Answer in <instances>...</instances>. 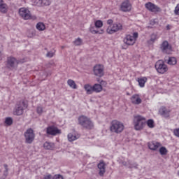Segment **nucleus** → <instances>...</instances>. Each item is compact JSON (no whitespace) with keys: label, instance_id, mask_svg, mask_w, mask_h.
Wrapping results in <instances>:
<instances>
[{"label":"nucleus","instance_id":"f257e3e1","mask_svg":"<svg viewBox=\"0 0 179 179\" xmlns=\"http://www.w3.org/2000/svg\"><path fill=\"white\" fill-rule=\"evenodd\" d=\"M125 129V125L121 121L115 120L110 122L109 131L110 134H115V135H120L122 134Z\"/></svg>","mask_w":179,"mask_h":179},{"label":"nucleus","instance_id":"f03ea898","mask_svg":"<svg viewBox=\"0 0 179 179\" xmlns=\"http://www.w3.org/2000/svg\"><path fill=\"white\" fill-rule=\"evenodd\" d=\"M78 121L79 125L85 129H93V128H94V124L92 120L87 116L80 115L78 117Z\"/></svg>","mask_w":179,"mask_h":179},{"label":"nucleus","instance_id":"7ed1b4c3","mask_svg":"<svg viewBox=\"0 0 179 179\" xmlns=\"http://www.w3.org/2000/svg\"><path fill=\"white\" fill-rule=\"evenodd\" d=\"M19 15L24 19V20H36L37 19V17L36 15H32L30 10L26 8H20Z\"/></svg>","mask_w":179,"mask_h":179},{"label":"nucleus","instance_id":"20e7f679","mask_svg":"<svg viewBox=\"0 0 179 179\" xmlns=\"http://www.w3.org/2000/svg\"><path fill=\"white\" fill-rule=\"evenodd\" d=\"M146 121V118L145 117L141 115L134 116V129L136 131H141V129H143V127L145 126V122Z\"/></svg>","mask_w":179,"mask_h":179},{"label":"nucleus","instance_id":"39448f33","mask_svg":"<svg viewBox=\"0 0 179 179\" xmlns=\"http://www.w3.org/2000/svg\"><path fill=\"white\" fill-rule=\"evenodd\" d=\"M25 62L24 59H17L13 57H8L7 58V66L10 69H16L19 64H23Z\"/></svg>","mask_w":179,"mask_h":179},{"label":"nucleus","instance_id":"423d86ee","mask_svg":"<svg viewBox=\"0 0 179 179\" xmlns=\"http://www.w3.org/2000/svg\"><path fill=\"white\" fill-rule=\"evenodd\" d=\"M139 34L138 32H134L132 35L127 34L123 39V43L127 45H134L136 43V40H138Z\"/></svg>","mask_w":179,"mask_h":179},{"label":"nucleus","instance_id":"0eeeda50","mask_svg":"<svg viewBox=\"0 0 179 179\" xmlns=\"http://www.w3.org/2000/svg\"><path fill=\"white\" fill-rule=\"evenodd\" d=\"M27 108V104L24 101H21L17 103L15 108L13 110L14 115H22L24 108Z\"/></svg>","mask_w":179,"mask_h":179},{"label":"nucleus","instance_id":"6e6552de","mask_svg":"<svg viewBox=\"0 0 179 179\" xmlns=\"http://www.w3.org/2000/svg\"><path fill=\"white\" fill-rule=\"evenodd\" d=\"M155 69L158 72V73H166L167 71H169V67H167V65L164 64V62L162 60H158L155 63Z\"/></svg>","mask_w":179,"mask_h":179},{"label":"nucleus","instance_id":"1a4fd4ad","mask_svg":"<svg viewBox=\"0 0 179 179\" xmlns=\"http://www.w3.org/2000/svg\"><path fill=\"white\" fill-rule=\"evenodd\" d=\"M120 30H122V24L115 23L108 27L106 33H108V34H114V33H117V31H120Z\"/></svg>","mask_w":179,"mask_h":179},{"label":"nucleus","instance_id":"9d476101","mask_svg":"<svg viewBox=\"0 0 179 179\" xmlns=\"http://www.w3.org/2000/svg\"><path fill=\"white\" fill-rule=\"evenodd\" d=\"M24 136L26 143L31 144L33 143V141H34V138H36V134H34V131L30 128L24 132Z\"/></svg>","mask_w":179,"mask_h":179},{"label":"nucleus","instance_id":"9b49d317","mask_svg":"<svg viewBox=\"0 0 179 179\" xmlns=\"http://www.w3.org/2000/svg\"><path fill=\"white\" fill-rule=\"evenodd\" d=\"M93 72L95 76L101 78V76H104V66L102 64H96L94 66Z\"/></svg>","mask_w":179,"mask_h":179},{"label":"nucleus","instance_id":"f8f14e48","mask_svg":"<svg viewBox=\"0 0 179 179\" xmlns=\"http://www.w3.org/2000/svg\"><path fill=\"white\" fill-rule=\"evenodd\" d=\"M145 8L150 12H153L154 13H157V12H162V8L156 6V4L152 2H148L145 4Z\"/></svg>","mask_w":179,"mask_h":179},{"label":"nucleus","instance_id":"ddd939ff","mask_svg":"<svg viewBox=\"0 0 179 179\" xmlns=\"http://www.w3.org/2000/svg\"><path fill=\"white\" fill-rule=\"evenodd\" d=\"M161 50L164 54H171L173 48L167 41H164L161 45Z\"/></svg>","mask_w":179,"mask_h":179},{"label":"nucleus","instance_id":"4468645a","mask_svg":"<svg viewBox=\"0 0 179 179\" xmlns=\"http://www.w3.org/2000/svg\"><path fill=\"white\" fill-rule=\"evenodd\" d=\"M132 9V5L129 0H126L122 3L120 5V10L122 12H131Z\"/></svg>","mask_w":179,"mask_h":179},{"label":"nucleus","instance_id":"2eb2a0df","mask_svg":"<svg viewBox=\"0 0 179 179\" xmlns=\"http://www.w3.org/2000/svg\"><path fill=\"white\" fill-rule=\"evenodd\" d=\"M46 133L48 135H52V136H55V135H58V134H61V130L56 127L55 126H50L47 128Z\"/></svg>","mask_w":179,"mask_h":179},{"label":"nucleus","instance_id":"dca6fc26","mask_svg":"<svg viewBox=\"0 0 179 179\" xmlns=\"http://www.w3.org/2000/svg\"><path fill=\"white\" fill-rule=\"evenodd\" d=\"M159 113L162 117L169 118V117H170V113H171V110H170V108L162 106L159 108Z\"/></svg>","mask_w":179,"mask_h":179},{"label":"nucleus","instance_id":"f3484780","mask_svg":"<svg viewBox=\"0 0 179 179\" xmlns=\"http://www.w3.org/2000/svg\"><path fill=\"white\" fill-rule=\"evenodd\" d=\"M97 167L99 170V176L101 177H103V176H104V173H106V163H104V161L101 160L98 164Z\"/></svg>","mask_w":179,"mask_h":179},{"label":"nucleus","instance_id":"a211bd4d","mask_svg":"<svg viewBox=\"0 0 179 179\" xmlns=\"http://www.w3.org/2000/svg\"><path fill=\"white\" fill-rule=\"evenodd\" d=\"M132 104L139 105L142 103V99H141V95L138 94H134L130 99Z\"/></svg>","mask_w":179,"mask_h":179},{"label":"nucleus","instance_id":"6ab92c4d","mask_svg":"<svg viewBox=\"0 0 179 179\" xmlns=\"http://www.w3.org/2000/svg\"><path fill=\"white\" fill-rule=\"evenodd\" d=\"M8 9H9V7H8V4L5 3L3 0H0V12L1 13H7Z\"/></svg>","mask_w":179,"mask_h":179},{"label":"nucleus","instance_id":"aec40b11","mask_svg":"<svg viewBox=\"0 0 179 179\" xmlns=\"http://www.w3.org/2000/svg\"><path fill=\"white\" fill-rule=\"evenodd\" d=\"M96 26L90 25V31L92 34H103L104 33V29H101L100 31L96 29Z\"/></svg>","mask_w":179,"mask_h":179},{"label":"nucleus","instance_id":"412c9836","mask_svg":"<svg viewBox=\"0 0 179 179\" xmlns=\"http://www.w3.org/2000/svg\"><path fill=\"white\" fill-rule=\"evenodd\" d=\"M43 148L47 150H54V149L55 148V144H54V143H50L48 141H46L43 144Z\"/></svg>","mask_w":179,"mask_h":179},{"label":"nucleus","instance_id":"4be33fe9","mask_svg":"<svg viewBox=\"0 0 179 179\" xmlns=\"http://www.w3.org/2000/svg\"><path fill=\"white\" fill-rule=\"evenodd\" d=\"M161 145H162L160 144V143L152 142L148 144V148L149 149H150V150H157V149H159Z\"/></svg>","mask_w":179,"mask_h":179},{"label":"nucleus","instance_id":"5701e85b","mask_svg":"<svg viewBox=\"0 0 179 179\" xmlns=\"http://www.w3.org/2000/svg\"><path fill=\"white\" fill-rule=\"evenodd\" d=\"M159 39V36L157 34H152L150 35V40L148 41V44H153L155 41H157Z\"/></svg>","mask_w":179,"mask_h":179},{"label":"nucleus","instance_id":"b1692460","mask_svg":"<svg viewBox=\"0 0 179 179\" xmlns=\"http://www.w3.org/2000/svg\"><path fill=\"white\" fill-rule=\"evenodd\" d=\"M93 92H95V93H100L103 90V86L100 84H94L92 86Z\"/></svg>","mask_w":179,"mask_h":179},{"label":"nucleus","instance_id":"393cba45","mask_svg":"<svg viewBox=\"0 0 179 179\" xmlns=\"http://www.w3.org/2000/svg\"><path fill=\"white\" fill-rule=\"evenodd\" d=\"M138 85L140 87H145V83L148 82V78L146 77H143L138 78Z\"/></svg>","mask_w":179,"mask_h":179},{"label":"nucleus","instance_id":"a878e982","mask_svg":"<svg viewBox=\"0 0 179 179\" xmlns=\"http://www.w3.org/2000/svg\"><path fill=\"white\" fill-rule=\"evenodd\" d=\"M84 89L87 92V94H92L93 93V86L89 84L85 85Z\"/></svg>","mask_w":179,"mask_h":179},{"label":"nucleus","instance_id":"bb28decb","mask_svg":"<svg viewBox=\"0 0 179 179\" xmlns=\"http://www.w3.org/2000/svg\"><path fill=\"white\" fill-rule=\"evenodd\" d=\"M36 29L39 31H43V30H45V24L43 22H38L36 24Z\"/></svg>","mask_w":179,"mask_h":179},{"label":"nucleus","instance_id":"cd10ccee","mask_svg":"<svg viewBox=\"0 0 179 179\" xmlns=\"http://www.w3.org/2000/svg\"><path fill=\"white\" fill-rule=\"evenodd\" d=\"M168 65H176L177 64V59L176 57H169L167 61Z\"/></svg>","mask_w":179,"mask_h":179},{"label":"nucleus","instance_id":"c85d7f7f","mask_svg":"<svg viewBox=\"0 0 179 179\" xmlns=\"http://www.w3.org/2000/svg\"><path fill=\"white\" fill-rule=\"evenodd\" d=\"M67 85H69V86L71 87V89L78 88V86L76 85V83H75V81H73V80H71V79L68 80Z\"/></svg>","mask_w":179,"mask_h":179},{"label":"nucleus","instance_id":"c756f323","mask_svg":"<svg viewBox=\"0 0 179 179\" xmlns=\"http://www.w3.org/2000/svg\"><path fill=\"white\" fill-rule=\"evenodd\" d=\"M79 135L78 136H74L72 134H68V139L69 142H73V141H76V139H79Z\"/></svg>","mask_w":179,"mask_h":179},{"label":"nucleus","instance_id":"7c9ffc66","mask_svg":"<svg viewBox=\"0 0 179 179\" xmlns=\"http://www.w3.org/2000/svg\"><path fill=\"white\" fill-rule=\"evenodd\" d=\"M94 26L96 29H101V27L103 26V21L100 20L95 21Z\"/></svg>","mask_w":179,"mask_h":179},{"label":"nucleus","instance_id":"2f4dec72","mask_svg":"<svg viewBox=\"0 0 179 179\" xmlns=\"http://www.w3.org/2000/svg\"><path fill=\"white\" fill-rule=\"evenodd\" d=\"M146 124L148 128H155V121L153 120L150 119L146 122Z\"/></svg>","mask_w":179,"mask_h":179},{"label":"nucleus","instance_id":"473e14b6","mask_svg":"<svg viewBox=\"0 0 179 179\" xmlns=\"http://www.w3.org/2000/svg\"><path fill=\"white\" fill-rule=\"evenodd\" d=\"M167 148L166 147H161L159 148V153L162 155V156H165V155H167Z\"/></svg>","mask_w":179,"mask_h":179},{"label":"nucleus","instance_id":"72a5a7b5","mask_svg":"<svg viewBox=\"0 0 179 179\" xmlns=\"http://www.w3.org/2000/svg\"><path fill=\"white\" fill-rule=\"evenodd\" d=\"M73 44L76 45H82V44H83V41H82V38H78L74 41Z\"/></svg>","mask_w":179,"mask_h":179},{"label":"nucleus","instance_id":"f704fd0d","mask_svg":"<svg viewBox=\"0 0 179 179\" xmlns=\"http://www.w3.org/2000/svg\"><path fill=\"white\" fill-rule=\"evenodd\" d=\"M5 124H6V125H12V124H13V120H12V117H6Z\"/></svg>","mask_w":179,"mask_h":179},{"label":"nucleus","instance_id":"c9c22d12","mask_svg":"<svg viewBox=\"0 0 179 179\" xmlns=\"http://www.w3.org/2000/svg\"><path fill=\"white\" fill-rule=\"evenodd\" d=\"M42 2V6H49V5H51V1L50 0H41Z\"/></svg>","mask_w":179,"mask_h":179},{"label":"nucleus","instance_id":"e433bc0d","mask_svg":"<svg viewBox=\"0 0 179 179\" xmlns=\"http://www.w3.org/2000/svg\"><path fill=\"white\" fill-rule=\"evenodd\" d=\"M36 112H37V114H39V115H41L43 114V106H37Z\"/></svg>","mask_w":179,"mask_h":179},{"label":"nucleus","instance_id":"4c0bfd02","mask_svg":"<svg viewBox=\"0 0 179 179\" xmlns=\"http://www.w3.org/2000/svg\"><path fill=\"white\" fill-rule=\"evenodd\" d=\"M34 3L36 5V6H43L41 0H34Z\"/></svg>","mask_w":179,"mask_h":179},{"label":"nucleus","instance_id":"58836bf2","mask_svg":"<svg viewBox=\"0 0 179 179\" xmlns=\"http://www.w3.org/2000/svg\"><path fill=\"white\" fill-rule=\"evenodd\" d=\"M54 55H55V52H48V53L46 54V57H48V58H52Z\"/></svg>","mask_w":179,"mask_h":179},{"label":"nucleus","instance_id":"ea45409f","mask_svg":"<svg viewBox=\"0 0 179 179\" xmlns=\"http://www.w3.org/2000/svg\"><path fill=\"white\" fill-rule=\"evenodd\" d=\"M52 179H64V176L60 174H56L52 177Z\"/></svg>","mask_w":179,"mask_h":179},{"label":"nucleus","instance_id":"a19ab883","mask_svg":"<svg viewBox=\"0 0 179 179\" xmlns=\"http://www.w3.org/2000/svg\"><path fill=\"white\" fill-rule=\"evenodd\" d=\"M52 178V176L50 173H46L43 176V179H51Z\"/></svg>","mask_w":179,"mask_h":179},{"label":"nucleus","instance_id":"79ce46f5","mask_svg":"<svg viewBox=\"0 0 179 179\" xmlns=\"http://www.w3.org/2000/svg\"><path fill=\"white\" fill-rule=\"evenodd\" d=\"M174 13L175 15H179V4L175 8Z\"/></svg>","mask_w":179,"mask_h":179},{"label":"nucleus","instance_id":"37998d69","mask_svg":"<svg viewBox=\"0 0 179 179\" xmlns=\"http://www.w3.org/2000/svg\"><path fill=\"white\" fill-rule=\"evenodd\" d=\"M3 167L5 168L4 174L5 176H8V164H5Z\"/></svg>","mask_w":179,"mask_h":179},{"label":"nucleus","instance_id":"c03bdc74","mask_svg":"<svg viewBox=\"0 0 179 179\" xmlns=\"http://www.w3.org/2000/svg\"><path fill=\"white\" fill-rule=\"evenodd\" d=\"M107 24H109V26H111V24H113V20H108Z\"/></svg>","mask_w":179,"mask_h":179},{"label":"nucleus","instance_id":"a18cd8bd","mask_svg":"<svg viewBox=\"0 0 179 179\" xmlns=\"http://www.w3.org/2000/svg\"><path fill=\"white\" fill-rule=\"evenodd\" d=\"M166 29H167V30H170V25H167Z\"/></svg>","mask_w":179,"mask_h":179},{"label":"nucleus","instance_id":"49530a36","mask_svg":"<svg viewBox=\"0 0 179 179\" xmlns=\"http://www.w3.org/2000/svg\"><path fill=\"white\" fill-rule=\"evenodd\" d=\"M2 59V53L0 52V60Z\"/></svg>","mask_w":179,"mask_h":179},{"label":"nucleus","instance_id":"de8ad7c7","mask_svg":"<svg viewBox=\"0 0 179 179\" xmlns=\"http://www.w3.org/2000/svg\"><path fill=\"white\" fill-rule=\"evenodd\" d=\"M0 173H1V169H0Z\"/></svg>","mask_w":179,"mask_h":179}]
</instances>
